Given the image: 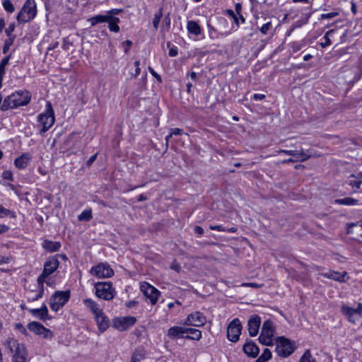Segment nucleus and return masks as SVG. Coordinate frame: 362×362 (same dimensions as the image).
Returning a JSON list of instances; mask_svg holds the SVG:
<instances>
[{"label":"nucleus","instance_id":"nucleus-45","mask_svg":"<svg viewBox=\"0 0 362 362\" xmlns=\"http://www.w3.org/2000/svg\"><path fill=\"white\" fill-rule=\"evenodd\" d=\"M271 28H272V23L267 22L261 27L260 32L262 34L266 35L268 33V31L270 30Z\"/></svg>","mask_w":362,"mask_h":362},{"label":"nucleus","instance_id":"nucleus-17","mask_svg":"<svg viewBox=\"0 0 362 362\" xmlns=\"http://www.w3.org/2000/svg\"><path fill=\"white\" fill-rule=\"evenodd\" d=\"M261 325V317L257 315H252L247 321V329L251 337L257 335Z\"/></svg>","mask_w":362,"mask_h":362},{"label":"nucleus","instance_id":"nucleus-8","mask_svg":"<svg viewBox=\"0 0 362 362\" xmlns=\"http://www.w3.org/2000/svg\"><path fill=\"white\" fill-rule=\"evenodd\" d=\"M295 349L294 344L289 339L280 337L276 339V351L278 355L283 357L290 356Z\"/></svg>","mask_w":362,"mask_h":362},{"label":"nucleus","instance_id":"nucleus-24","mask_svg":"<svg viewBox=\"0 0 362 362\" xmlns=\"http://www.w3.org/2000/svg\"><path fill=\"white\" fill-rule=\"evenodd\" d=\"M29 312L35 317H38L42 320L49 319L48 310L45 304H43L40 308L30 309Z\"/></svg>","mask_w":362,"mask_h":362},{"label":"nucleus","instance_id":"nucleus-5","mask_svg":"<svg viewBox=\"0 0 362 362\" xmlns=\"http://www.w3.org/2000/svg\"><path fill=\"white\" fill-rule=\"evenodd\" d=\"M54 113L49 102L46 104L45 112L37 116L38 122L42 126L40 134L46 132L54 123Z\"/></svg>","mask_w":362,"mask_h":362},{"label":"nucleus","instance_id":"nucleus-33","mask_svg":"<svg viewBox=\"0 0 362 362\" xmlns=\"http://www.w3.org/2000/svg\"><path fill=\"white\" fill-rule=\"evenodd\" d=\"M9 57L4 58L0 62V88L2 86L3 76L5 74V66L8 64Z\"/></svg>","mask_w":362,"mask_h":362},{"label":"nucleus","instance_id":"nucleus-25","mask_svg":"<svg viewBox=\"0 0 362 362\" xmlns=\"http://www.w3.org/2000/svg\"><path fill=\"white\" fill-rule=\"evenodd\" d=\"M185 334H190L185 336V339L199 341L202 338V332L195 328H186Z\"/></svg>","mask_w":362,"mask_h":362},{"label":"nucleus","instance_id":"nucleus-60","mask_svg":"<svg viewBox=\"0 0 362 362\" xmlns=\"http://www.w3.org/2000/svg\"><path fill=\"white\" fill-rule=\"evenodd\" d=\"M8 230V227L4 224H0V234L6 232Z\"/></svg>","mask_w":362,"mask_h":362},{"label":"nucleus","instance_id":"nucleus-48","mask_svg":"<svg viewBox=\"0 0 362 362\" xmlns=\"http://www.w3.org/2000/svg\"><path fill=\"white\" fill-rule=\"evenodd\" d=\"M338 15L337 12H331L328 13H323L321 15V19H331Z\"/></svg>","mask_w":362,"mask_h":362},{"label":"nucleus","instance_id":"nucleus-12","mask_svg":"<svg viewBox=\"0 0 362 362\" xmlns=\"http://www.w3.org/2000/svg\"><path fill=\"white\" fill-rule=\"evenodd\" d=\"M140 289L146 300H148L151 305H155L157 303L160 291L154 286L144 281L141 283Z\"/></svg>","mask_w":362,"mask_h":362},{"label":"nucleus","instance_id":"nucleus-36","mask_svg":"<svg viewBox=\"0 0 362 362\" xmlns=\"http://www.w3.org/2000/svg\"><path fill=\"white\" fill-rule=\"evenodd\" d=\"M272 357V353L269 349H264L263 353L260 355V356L256 360L255 362H266Z\"/></svg>","mask_w":362,"mask_h":362},{"label":"nucleus","instance_id":"nucleus-29","mask_svg":"<svg viewBox=\"0 0 362 362\" xmlns=\"http://www.w3.org/2000/svg\"><path fill=\"white\" fill-rule=\"evenodd\" d=\"M120 20L119 18H110V20L107 21L108 23V28L111 32L119 33V26L118 23Z\"/></svg>","mask_w":362,"mask_h":362},{"label":"nucleus","instance_id":"nucleus-34","mask_svg":"<svg viewBox=\"0 0 362 362\" xmlns=\"http://www.w3.org/2000/svg\"><path fill=\"white\" fill-rule=\"evenodd\" d=\"M350 177L353 179L349 180V185H351L353 188L359 189L361 185L362 184V180H360L358 175H355L354 174L351 175Z\"/></svg>","mask_w":362,"mask_h":362},{"label":"nucleus","instance_id":"nucleus-56","mask_svg":"<svg viewBox=\"0 0 362 362\" xmlns=\"http://www.w3.org/2000/svg\"><path fill=\"white\" fill-rule=\"evenodd\" d=\"M124 44H125V45H126V47L124 48V52L127 53V52L129 51V49L130 47L132 46V41H130V40H126V41L124 42Z\"/></svg>","mask_w":362,"mask_h":362},{"label":"nucleus","instance_id":"nucleus-13","mask_svg":"<svg viewBox=\"0 0 362 362\" xmlns=\"http://www.w3.org/2000/svg\"><path fill=\"white\" fill-rule=\"evenodd\" d=\"M136 322V318L133 316H124L115 317L113 320V327L120 332L125 331L133 326Z\"/></svg>","mask_w":362,"mask_h":362},{"label":"nucleus","instance_id":"nucleus-62","mask_svg":"<svg viewBox=\"0 0 362 362\" xmlns=\"http://www.w3.org/2000/svg\"><path fill=\"white\" fill-rule=\"evenodd\" d=\"M351 11L353 12L354 14H356L357 12L356 5L354 2L351 3Z\"/></svg>","mask_w":362,"mask_h":362},{"label":"nucleus","instance_id":"nucleus-64","mask_svg":"<svg viewBox=\"0 0 362 362\" xmlns=\"http://www.w3.org/2000/svg\"><path fill=\"white\" fill-rule=\"evenodd\" d=\"M295 162H296V159H294V158H288V159L282 161L283 163H295Z\"/></svg>","mask_w":362,"mask_h":362},{"label":"nucleus","instance_id":"nucleus-35","mask_svg":"<svg viewBox=\"0 0 362 362\" xmlns=\"http://www.w3.org/2000/svg\"><path fill=\"white\" fill-rule=\"evenodd\" d=\"M92 218H93L92 211L90 209L84 210L78 216V219L81 221H88Z\"/></svg>","mask_w":362,"mask_h":362},{"label":"nucleus","instance_id":"nucleus-21","mask_svg":"<svg viewBox=\"0 0 362 362\" xmlns=\"http://www.w3.org/2000/svg\"><path fill=\"white\" fill-rule=\"evenodd\" d=\"M244 352L250 357L255 358L257 356L259 349L257 344L252 341H247L243 346Z\"/></svg>","mask_w":362,"mask_h":362},{"label":"nucleus","instance_id":"nucleus-26","mask_svg":"<svg viewBox=\"0 0 362 362\" xmlns=\"http://www.w3.org/2000/svg\"><path fill=\"white\" fill-rule=\"evenodd\" d=\"M42 247L47 251L52 252L59 250L61 247V244L59 242H53L46 240L42 243Z\"/></svg>","mask_w":362,"mask_h":362},{"label":"nucleus","instance_id":"nucleus-7","mask_svg":"<svg viewBox=\"0 0 362 362\" xmlns=\"http://www.w3.org/2000/svg\"><path fill=\"white\" fill-rule=\"evenodd\" d=\"M274 334V327L273 322L268 320L264 322L260 335L259 337V341L262 344L270 346L273 344V338Z\"/></svg>","mask_w":362,"mask_h":362},{"label":"nucleus","instance_id":"nucleus-9","mask_svg":"<svg viewBox=\"0 0 362 362\" xmlns=\"http://www.w3.org/2000/svg\"><path fill=\"white\" fill-rule=\"evenodd\" d=\"M89 272L91 275L98 279L110 278L114 275L113 269L107 263L105 262H101L92 267Z\"/></svg>","mask_w":362,"mask_h":362},{"label":"nucleus","instance_id":"nucleus-23","mask_svg":"<svg viewBox=\"0 0 362 362\" xmlns=\"http://www.w3.org/2000/svg\"><path fill=\"white\" fill-rule=\"evenodd\" d=\"M33 156L30 153H23L15 159L14 164L17 168L25 169L28 166Z\"/></svg>","mask_w":362,"mask_h":362},{"label":"nucleus","instance_id":"nucleus-19","mask_svg":"<svg viewBox=\"0 0 362 362\" xmlns=\"http://www.w3.org/2000/svg\"><path fill=\"white\" fill-rule=\"evenodd\" d=\"M94 319L97 322L98 330L100 332H104L110 326V320L104 313L103 310L95 315Z\"/></svg>","mask_w":362,"mask_h":362},{"label":"nucleus","instance_id":"nucleus-37","mask_svg":"<svg viewBox=\"0 0 362 362\" xmlns=\"http://www.w3.org/2000/svg\"><path fill=\"white\" fill-rule=\"evenodd\" d=\"M299 362H316L315 359L313 357L310 351L307 350L300 358Z\"/></svg>","mask_w":362,"mask_h":362},{"label":"nucleus","instance_id":"nucleus-42","mask_svg":"<svg viewBox=\"0 0 362 362\" xmlns=\"http://www.w3.org/2000/svg\"><path fill=\"white\" fill-rule=\"evenodd\" d=\"M144 358V354L140 351H136L134 352L132 356L131 362H140V361Z\"/></svg>","mask_w":362,"mask_h":362},{"label":"nucleus","instance_id":"nucleus-59","mask_svg":"<svg viewBox=\"0 0 362 362\" xmlns=\"http://www.w3.org/2000/svg\"><path fill=\"white\" fill-rule=\"evenodd\" d=\"M136 305H137V302L135 300H130V301L126 303V306L127 308H132V307L136 306Z\"/></svg>","mask_w":362,"mask_h":362},{"label":"nucleus","instance_id":"nucleus-54","mask_svg":"<svg viewBox=\"0 0 362 362\" xmlns=\"http://www.w3.org/2000/svg\"><path fill=\"white\" fill-rule=\"evenodd\" d=\"M210 229L215 230L218 231H226V229H225L222 226H210Z\"/></svg>","mask_w":362,"mask_h":362},{"label":"nucleus","instance_id":"nucleus-50","mask_svg":"<svg viewBox=\"0 0 362 362\" xmlns=\"http://www.w3.org/2000/svg\"><path fill=\"white\" fill-rule=\"evenodd\" d=\"M296 151H293V150H284V149H281V150H279L277 151L278 153H284V154H286V155H288V156H295L296 154Z\"/></svg>","mask_w":362,"mask_h":362},{"label":"nucleus","instance_id":"nucleus-51","mask_svg":"<svg viewBox=\"0 0 362 362\" xmlns=\"http://www.w3.org/2000/svg\"><path fill=\"white\" fill-rule=\"evenodd\" d=\"M148 70L150 73L156 78V80L160 83L162 81L161 77L159 74H158L153 69H152L151 66L148 67Z\"/></svg>","mask_w":362,"mask_h":362},{"label":"nucleus","instance_id":"nucleus-27","mask_svg":"<svg viewBox=\"0 0 362 362\" xmlns=\"http://www.w3.org/2000/svg\"><path fill=\"white\" fill-rule=\"evenodd\" d=\"M110 20V16L105 13L103 15H97L88 19L91 26H95L98 23L107 22Z\"/></svg>","mask_w":362,"mask_h":362},{"label":"nucleus","instance_id":"nucleus-58","mask_svg":"<svg viewBox=\"0 0 362 362\" xmlns=\"http://www.w3.org/2000/svg\"><path fill=\"white\" fill-rule=\"evenodd\" d=\"M169 55L170 57H175L177 55V49L176 48H171L169 50Z\"/></svg>","mask_w":362,"mask_h":362},{"label":"nucleus","instance_id":"nucleus-1","mask_svg":"<svg viewBox=\"0 0 362 362\" xmlns=\"http://www.w3.org/2000/svg\"><path fill=\"white\" fill-rule=\"evenodd\" d=\"M30 93L28 91H16L5 98L1 106V110L6 111L26 105L30 103Z\"/></svg>","mask_w":362,"mask_h":362},{"label":"nucleus","instance_id":"nucleus-28","mask_svg":"<svg viewBox=\"0 0 362 362\" xmlns=\"http://www.w3.org/2000/svg\"><path fill=\"white\" fill-rule=\"evenodd\" d=\"M187 29L190 34L198 36L201 34V28L199 25L194 21L187 22Z\"/></svg>","mask_w":362,"mask_h":362},{"label":"nucleus","instance_id":"nucleus-31","mask_svg":"<svg viewBox=\"0 0 362 362\" xmlns=\"http://www.w3.org/2000/svg\"><path fill=\"white\" fill-rule=\"evenodd\" d=\"M334 202L340 205L354 206L358 204V200L351 197H345L343 199H336Z\"/></svg>","mask_w":362,"mask_h":362},{"label":"nucleus","instance_id":"nucleus-2","mask_svg":"<svg viewBox=\"0 0 362 362\" xmlns=\"http://www.w3.org/2000/svg\"><path fill=\"white\" fill-rule=\"evenodd\" d=\"M4 345L13 354V362L28 361V353L23 344L19 343L13 338H8L5 341Z\"/></svg>","mask_w":362,"mask_h":362},{"label":"nucleus","instance_id":"nucleus-20","mask_svg":"<svg viewBox=\"0 0 362 362\" xmlns=\"http://www.w3.org/2000/svg\"><path fill=\"white\" fill-rule=\"evenodd\" d=\"M83 303L86 309L88 310L94 317L103 311L99 304L91 298H85L83 300Z\"/></svg>","mask_w":362,"mask_h":362},{"label":"nucleus","instance_id":"nucleus-57","mask_svg":"<svg viewBox=\"0 0 362 362\" xmlns=\"http://www.w3.org/2000/svg\"><path fill=\"white\" fill-rule=\"evenodd\" d=\"M170 268L172 269H174V270L177 271V272H179L181 267H180V265L179 264H177L176 262H174V263H173L171 264Z\"/></svg>","mask_w":362,"mask_h":362},{"label":"nucleus","instance_id":"nucleus-55","mask_svg":"<svg viewBox=\"0 0 362 362\" xmlns=\"http://www.w3.org/2000/svg\"><path fill=\"white\" fill-rule=\"evenodd\" d=\"M97 153L91 156L89 159L87 160V165L90 166L92 165V163L97 158Z\"/></svg>","mask_w":362,"mask_h":362},{"label":"nucleus","instance_id":"nucleus-18","mask_svg":"<svg viewBox=\"0 0 362 362\" xmlns=\"http://www.w3.org/2000/svg\"><path fill=\"white\" fill-rule=\"evenodd\" d=\"M320 274L325 278L330 279L340 283L345 282L346 279H348L346 272L340 273L339 272L329 270L325 272H321Z\"/></svg>","mask_w":362,"mask_h":362},{"label":"nucleus","instance_id":"nucleus-38","mask_svg":"<svg viewBox=\"0 0 362 362\" xmlns=\"http://www.w3.org/2000/svg\"><path fill=\"white\" fill-rule=\"evenodd\" d=\"M162 16H163L162 10L160 9L158 11V12L155 14L153 21H152V23H153V28H155V30L158 29V25H159V23L160 21Z\"/></svg>","mask_w":362,"mask_h":362},{"label":"nucleus","instance_id":"nucleus-63","mask_svg":"<svg viewBox=\"0 0 362 362\" xmlns=\"http://www.w3.org/2000/svg\"><path fill=\"white\" fill-rule=\"evenodd\" d=\"M4 26H5V22H4V19L0 18V33L2 31Z\"/></svg>","mask_w":362,"mask_h":362},{"label":"nucleus","instance_id":"nucleus-43","mask_svg":"<svg viewBox=\"0 0 362 362\" xmlns=\"http://www.w3.org/2000/svg\"><path fill=\"white\" fill-rule=\"evenodd\" d=\"M14 36L13 37H10L8 40H6L5 41L4 47H3V52L5 54L8 52L9 47L11 46V45L13 42Z\"/></svg>","mask_w":362,"mask_h":362},{"label":"nucleus","instance_id":"nucleus-52","mask_svg":"<svg viewBox=\"0 0 362 362\" xmlns=\"http://www.w3.org/2000/svg\"><path fill=\"white\" fill-rule=\"evenodd\" d=\"M265 95L264 94H259V93H255L253 95L252 98L255 100H262L265 98Z\"/></svg>","mask_w":362,"mask_h":362},{"label":"nucleus","instance_id":"nucleus-61","mask_svg":"<svg viewBox=\"0 0 362 362\" xmlns=\"http://www.w3.org/2000/svg\"><path fill=\"white\" fill-rule=\"evenodd\" d=\"M194 230L197 233L199 234V235H202L204 233V230L202 228H201L200 226H196L195 228H194Z\"/></svg>","mask_w":362,"mask_h":362},{"label":"nucleus","instance_id":"nucleus-47","mask_svg":"<svg viewBox=\"0 0 362 362\" xmlns=\"http://www.w3.org/2000/svg\"><path fill=\"white\" fill-rule=\"evenodd\" d=\"M2 177L4 180L12 181L13 180V174H12L11 171H10V170H4L2 173Z\"/></svg>","mask_w":362,"mask_h":362},{"label":"nucleus","instance_id":"nucleus-10","mask_svg":"<svg viewBox=\"0 0 362 362\" xmlns=\"http://www.w3.org/2000/svg\"><path fill=\"white\" fill-rule=\"evenodd\" d=\"M341 313L347 317L348 320L356 324L362 317V304L358 303L357 307L354 308L347 305H343L341 308Z\"/></svg>","mask_w":362,"mask_h":362},{"label":"nucleus","instance_id":"nucleus-14","mask_svg":"<svg viewBox=\"0 0 362 362\" xmlns=\"http://www.w3.org/2000/svg\"><path fill=\"white\" fill-rule=\"evenodd\" d=\"M242 325L240 321L235 318L233 320L227 327V337L233 342H236L240 337L241 333Z\"/></svg>","mask_w":362,"mask_h":362},{"label":"nucleus","instance_id":"nucleus-49","mask_svg":"<svg viewBox=\"0 0 362 362\" xmlns=\"http://www.w3.org/2000/svg\"><path fill=\"white\" fill-rule=\"evenodd\" d=\"M14 29H15V24L14 23L10 24L8 25V27L6 29L5 33L8 36L11 37L12 35L13 32L14 31Z\"/></svg>","mask_w":362,"mask_h":362},{"label":"nucleus","instance_id":"nucleus-16","mask_svg":"<svg viewBox=\"0 0 362 362\" xmlns=\"http://www.w3.org/2000/svg\"><path fill=\"white\" fill-rule=\"evenodd\" d=\"M28 328L30 331L34 332L37 335L42 337L44 339H50L53 337L52 332L37 322H30L28 325Z\"/></svg>","mask_w":362,"mask_h":362},{"label":"nucleus","instance_id":"nucleus-11","mask_svg":"<svg viewBox=\"0 0 362 362\" xmlns=\"http://www.w3.org/2000/svg\"><path fill=\"white\" fill-rule=\"evenodd\" d=\"M59 262L57 256L50 257L44 264V269L37 278L39 284H43L46 277L52 274L59 267Z\"/></svg>","mask_w":362,"mask_h":362},{"label":"nucleus","instance_id":"nucleus-44","mask_svg":"<svg viewBox=\"0 0 362 362\" xmlns=\"http://www.w3.org/2000/svg\"><path fill=\"white\" fill-rule=\"evenodd\" d=\"M12 214L13 212L11 210L4 208L1 204H0V217L10 216Z\"/></svg>","mask_w":362,"mask_h":362},{"label":"nucleus","instance_id":"nucleus-15","mask_svg":"<svg viewBox=\"0 0 362 362\" xmlns=\"http://www.w3.org/2000/svg\"><path fill=\"white\" fill-rule=\"evenodd\" d=\"M206 322V318L203 313L199 311L192 313L187 317L182 322L186 326L202 327Z\"/></svg>","mask_w":362,"mask_h":362},{"label":"nucleus","instance_id":"nucleus-6","mask_svg":"<svg viewBox=\"0 0 362 362\" xmlns=\"http://www.w3.org/2000/svg\"><path fill=\"white\" fill-rule=\"evenodd\" d=\"M70 298V292L66 291H56L50 298L49 306L53 311H58L61 309L69 300Z\"/></svg>","mask_w":362,"mask_h":362},{"label":"nucleus","instance_id":"nucleus-4","mask_svg":"<svg viewBox=\"0 0 362 362\" xmlns=\"http://www.w3.org/2000/svg\"><path fill=\"white\" fill-rule=\"evenodd\" d=\"M95 295L100 299L111 300L115 296V290L110 281L97 282L94 285Z\"/></svg>","mask_w":362,"mask_h":362},{"label":"nucleus","instance_id":"nucleus-41","mask_svg":"<svg viewBox=\"0 0 362 362\" xmlns=\"http://www.w3.org/2000/svg\"><path fill=\"white\" fill-rule=\"evenodd\" d=\"M183 134V130L179 128L172 129L170 134L165 137V141L167 143L169 141V139L173 136V135H182Z\"/></svg>","mask_w":362,"mask_h":362},{"label":"nucleus","instance_id":"nucleus-3","mask_svg":"<svg viewBox=\"0 0 362 362\" xmlns=\"http://www.w3.org/2000/svg\"><path fill=\"white\" fill-rule=\"evenodd\" d=\"M37 13V7L35 0H27L17 16V21L20 23H25L33 20Z\"/></svg>","mask_w":362,"mask_h":362},{"label":"nucleus","instance_id":"nucleus-22","mask_svg":"<svg viewBox=\"0 0 362 362\" xmlns=\"http://www.w3.org/2000/svg\"><path fill=\"white\" fill-rule=\"evenodd\" d=\"M184 334H185V327H184L173 326L167 331V336L171 339L185 338Z\"/></svg>","mask_w":362,"mask_h":362},{"label":"nucleus","instance_id":"nucleus-30","mask_svg":"<svg viewBox=\"0 0 362 362\" xmlns=\"http://www.w3.org/2000/svg\"><path fill=\"white\" fill-rule=\"evenodd\" d=\"M310 156H311L308 153V151H305L301 149L296 151V154L293 156V158L296 159V162H303L308 160Z\"/></svg>","mask_w":362,"mask_h":362},{"label":"nucleus","instance_id":"nucleus-39","mask_svg":"<svg viewBox=\"0 0 362 362\" xmlns=\"http://www.w3.org/2000/svg\"><path fill=\"white\" fill-rule=\"evenodd\" d=\"M3 7L8 13H13L15 10L13 5L10 0H4L3 1Z\"/></svg>","mask_w":362,"mask_h":362},{"label":"nucleus","instance_id":"nucleus-46","mask_svg":"<svg viewBox=\"0 0 362 362\" xmlns=\"http://www.w3.org/2000/svg\"><path fill=\"white\" fill-rule=\"evenodd\" d=\"M121 12H122V9L113 8V9L106 11V13L107 16H110V18H116L115 16L120 13Z\"/></svg>","mask_w":362,"mask_h":362},{"label":"nucleus","instance_id":"nucleus-32","mask_svg":"<svg viewBox=\"0 0 362 362\" xmlns=\"http://www.w3.org/2000/svg\"><path fill=\"white\" fill-rule=\"evenodd\" d=\"M39 290L37 291L36 293H29L28 296V300L29 301L33 302L35 300H39L42 297V295L44 293V288H43V284H40Z\"/></svg>","mask_w":362,"mask_h":362},{"label":"nucleus","instance_id":"nucleus-53","mask_svg":"<svg viewBox=\"0 0 362 362\" xmlns=\"http://www.w3.org/2000/svg\"><path fill=\"white\" fill-rule=\"evenodd\" d=\"M228 15L233 18L234 21L238 25V18L232 10H228Z\"/></svg>","mask_w":362,"mask_h":362},{"label":"nucleus","instance_id":"nucleus-40","mask_svg":"<svg viewBox=\"0 0 362 362\" xmlns=\"http://www.w3.org/2000/svg\"><path fill=\"white\" fill-rule=\"evenodd\" d=\"M333 33H334V30H329L325 33V35L324 36L325 42L321 43V45L322 47H327L331 45V40H330L329 36V35H331Z\"/></svg>","mask_w":362,"mask_h":362}]
</instances>
